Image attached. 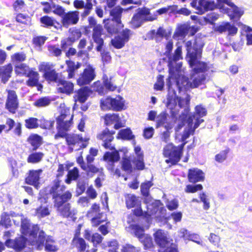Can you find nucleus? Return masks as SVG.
Masks as SVG:
<instances>
[{"instance_id":"nucleus-41","label":"nucleus","mask_w":252,"mask_h":252,"mask_svg":"<svg viewBox=\"0 0 252 252\" xmlns=\"http://www.w3.org/2000/svg\"><path fill=\"white\" fill-rule=\"evenodd\" d=\"M43 154L42 153H35L30 155L28 158V162L30 163H37L42 158Z\"/></svg>"},{"instance_id":"nucleus-28","label":"nucleus","mask_w":252,"mask_h":252,"mask_svg":"<svg viewBox=\"0 0 252 252\" xmlns=\"http://www.w3.org/2000/svg\"><path fill=\"white\" fill-rule=\"evenodd\" d=\"M29 77L27 81V84L29 86H35L38 84L39 75L37 72L32 70L28 73L27 76Z\"/></svg>"},{"instance_id":"nucleus-32","label":"nucleus","mask_w":252,"mask_h":252,"mask_svg":"<svg viewBox=\"0 0 252 252\" xmlns=\"http://www.w3.org/2000/svg\"><path fill=\"white\" fill-rule=\"evenodd\" d=\"M134 136L132 134V132L130 129L126 128L121 130L117 135L118 139H122L124 140H130L132 139Z\"/></svg>"},{"instance_id":"nucleus-39","label":"nucleus","mask_w":252,"mask_h":252,"mask_svg":"<svg viewBox=\"0 0 252 252\" xmlns=\"http://www.w3.org/2000/svg\"><path fill=\"white\" fill-rule=\"evenodd\" d=\"M25 126L28 129L36 128L38 126V119L32 117L26 119Z\"/></svg>"},{"instance_id":"nucleus-42","label":"nucleus","mask_w":252,"mask_h":252,"mask_svg":"<svg viewBox=\"0 0 252 252\" xmlns=\"http://www.w3.org/2000/svg\"><path fill=\"white\" fill-rule=\"evenodd\" d=\"M59 249L58 246L55 244V242L51 238L46 240L45 250L48 252H55Z\"/></svg>"},{"instance_id":"nucleus-11","label":"nucleus","mask_w":252,"mask_h":252,"mask_svg":"<svg viewBox=\"0 0 252 252\" xmlns=\"http://www.w3.org/2000/svg\"><path fill=\"white\" fill-rule=\"evenodd\" d=\"M65 133L64 132H63ZM66 137V141L69 148L71 150H79L82 148H85L87 146V142L89 141V138L87 137L83 138L79 135L77 134H69L65 135ZM59 137H58V138Z\"/></svg>"},{"instance_id":"nucleus-59","label":"nucleus","mask_w":252,"mask_h":252,"mask_svg":"<svg viewBox=\"0 0 252 252\" xmlns=\"http://www.w3.org/2000/svg\"><path fill=\"white\" fill-rule=\"evenodd\" d=\"M110 106V99L109 98L103 99L101 100V108L104 111L108 110Z\"/></svg>"},{"instance_id":"nucleus-23","label":"nucleus","mask_w":252,"mask_h":252,"mask_svg":"<svg viewBox=\"0 0 252 252\" xmlns=\"http://www.w3.org/2000/svg\"><path fill=\"white\" fill-rule=\"evenodd\" d=\"M42 172V171L41 169L30 171L29 176L26 179V183L37 188L39 177Z\"/></svg>"},{"instance_id":"nucleus-26","label":"nucleus","mask_w":252,"mask_h":252,"mask_svg":"<svg viewBox=\"0 0 252 252\" xmlns=\"http://www.w3.org/2000/svg\"><path fill=\"white\" fill-rule=\"evenodd\" d=\"M97 138L103 141V146L106 148H109L110 145V132L108 128H106L100 133Z\"/></svg>"},{"instance_id":"nucleus-53","label":"nucleus","mask_w":252,"mask_h":252,"mask_svg":"<svg viewBox=\"0 0 252 252\" xmlns=\"http://www.w3.org/2000/svg\"><path fill=\"white\" fill-rule=\"evenodd\" d=\"M125 155V151H120V153L116 151L114 148L111 147V161H118L120 158V154Z\"/></svg>"},{"instance_id":"nucleus-6","label":"nucleus","mask_w":252,"mask_h":252,"mask_svg":"<svg viewBox=\"0 0 252 252\" xmlns=\"http://www.w3.org/2000/svg\"><path fill=\"white\" fill-rule=\"evenodd\" d=\"M60 188L59 183H55V185L52 188V192H57V194L55 196V206L58 209L61 214L65 217H68L71 214L69 204L64 203L69 200L71 197V194L69 192H66L61 195L59 193V189Z\"/></svg>"},{"instance_id":"nucleus-16","label":"nucleus","mask_w":252,"mask_h":252,"mask_svg":"<svg viewBox=\"0 0 252 252\" xmlns=\"http://www.w3.org/2000/svg\"><path fill=\"white\" fill-rule=\"evenodd\" d=\"M117 32L118 34L111 40V44L117 49L122 48L126 43L127 42L129 39L130 35V31L128 29L123 30Z\"/></svg>"},{"instance_id":"nucleus-38","label":"nucleus","mask_w":252,"mask_h":252,"mask_svg":"<svg viewBox=\"0 0 252 252\" xmlns=\"http://www.w3.org/2000/svg\"><path fill=\"white\" fill-rule=\"evenodd\" d=\"M61 87L59 88V90L63 93L70 94L72 92L73 89V84L70 82H63L61 84Z\"/></svg>"},{"instance_id":"nucleus-47","label":"nucleus","mask_w":252,"mask_h":252,"mask_svg":"<svg viewBox=\"0 0 252 252\" xmlns=\"http://www.w3.org/2000/svg\"><path fill=\"white\" fill-rule=\"evenodd\" d=\"M51 103V100L48 97H43L38 99L34 102V105L38 107H45Z\"/></svg>"},{"instance_id":"nucleus-49","label":"nucleus","mask_w":252,"mask_h":252,"mask_svg":"<svg viewBox=\"0 0 252 252\" xmlns=\"http://www.w3.org/2000/svg\"><path fill=\"white\" fill-rule=\"evenodd\" d=\"M164 85L163 76L159 75L157 77V82L154 85V89L157 91H161Z\"/></svg>"},{"instance_id":"nucleus-10","label":"nucleus","mask_w":252,"mask_h":252,"mask_svg":"<svg viewBox=\"0 0 252 252\" xmlns=\"http://www.w3.org/2000/svg\"><path fill=\"white\" fill-rule=\"evenodd\" d=\"M134 152L136 157L132 159V162L136 169L142 170L144 169L145 166L143 152L141 151V148L139 146L135 147ZM123 159L122 166L123 169L126 171H131L132 169L131 161L126 157L123 158Z\"/></svg>"},{"instance_id":"nucleus-46","label":"nucleus","mask_w":252,"mask_h":252,"mask_svg":"<svg viewBox=\"0 0 252 252\" xmlns=\"http://www.w3.org/2000/svg\"><path fill=\"white\" fill-rule=\"evenodd\" d=\"M167 115L165 112H161L156 117L157 127L164 125V126L166 124H173L172 123H165L166 120Z\"/></svg>"},{"instance_id":"nucleus-14","label":"nucleus","mask_w":252,"mask_h":252,"mask_svg":"<svg viewBox=\"0 0 252 252\" xmlns=\"http://www.w3.org/2000/svg\"><path fill=\"white\" fill-rule=\"evenodd\" d=\"M186 143L182 144L181 147H174L172 144H167L164 148L163 155L173 162H178L180 159L183 147Z\"/></svg>"},{"instance_id":"nucleus-2","label":"nucleus","mask_w":252,"mask_h":252,"mask_svg":"<svg viewBox=\"0 0 252 252\" xmlns=\"http://www.w3.org/2000/svg\"><path fill=\"white\" fill-rule=\"evenodd\" d=\"M189 102L187 104L183 105L179 109L176 111L175 109L170 110L172 115L175 117L177 113L179 111L180 109L184 107V113L180 116V120L183 121L187 120V126L186 127L184 133L181 136V140L184 141L186 140L190 134H192L194 130L197 128L200 124L204 122L203 119L201 118L206 116L207 114V110L205 107L201 105H197L195 107V111L192 115H188L189 108L188 106Z\"/></svg>"},{"instance_id":"nucleus-35","label":"nucleus","mask_w":252,"mask_h":252,"mask_svg":"<svg viewBox=\"0 0 252 252\" xmlns=\"http://www.w3.org/2000/svg\"><path fill=\"white\" fill-rule=\"evenodd\" d=\"M111 124H114V127L116 129L124 127L125 122L121 120L118 114H111Z\"/></svg>"},{"instance_id":"nucleus-1","label":"nucleus","mask_w":252,"mask_h":252,"mask_svg":"<svg viewBox=\"0 0 252 252\" xmlns=\"http://www.w3.org/2000/svg\"><path fill=\"white\" fill-rule=\"evenodd\" d=\"M178 72H175L173 78L169 82V78L167 79V85L168 86V94L167 98L166 106L168 109L172 110L175 109L176 111L179 109L183 105H186L189 101V98L187 94H185L184 97L177 96L172 88L173 83H175L176 87L178 88L180 93L182 90H186L190 88H194L198 87L199 85L204 83L205 80V76L203 73L194 72L192 77V82H190L185 77L184 71L182 67Z\"/></svg>"},{"instance_id":"nucleus-30","label":"nucleus","mask_w":252,"mask_h":252,"mask_svg":"<svg viewBox=\"0 0 252 252\" xmlns=\"http://www.w3.org/2000/svg\"><path fill=\"white\" fill-rule=\"evenodd\" d=\"M99 212L100 209L99 206L96 204H94L88 212L87 216L90 219L91 222H93L95 223V221H94V217L101 214V213Z\"/></svg>"},{"instance_id":"nucleus-27","label":"nucleus","mask_w":252,"mask_h":252,"mask_svg":"<svg viewBox=\"0 0 252 252\" xmlns=\"http://www.w3.org/2000/svg\"><path fill=\"white\" fill-rule=\"evenodd\" d=\"M79 234L76 233L72 241V246L77 248L80 251L85 250L86 245L84 240L79 237Z\"/></svg>"},{"instance_id":"nucleus-31","label":"nucleus","mask_w":252,"mask_h":252,"mask_svg":"<svg viewBox=\"0 0 252 252\" xmlns=\"http://www.w3.org/2000/svg\"><path fill=\"white\" fill-rule=\"evenodd\" d=\"M91 93V92L88 88H83L81 89L78 92L76 100L81 102H85Z\"/></svg>"},{"instance_id":"nucleus-18","label":"nucleus","mask_w":252,"mask_h":252,"mask_svg":"<svg viewBox=\"0 0 252 252\" xmlns=\"http://www.w3.org/2000/svg\"><path fill=\"white\" fill-rule=\"evenodd\" d=\"M26 239L24 236L19 237L15 239H8L5 241V245L17 252L23 250L26 246Z\"/></svg>"},{"instance_id":"nucleus-43","label":"nucleus","mask_w":252,"mask_h":252,"mask_svg":"<svg viewBox=\"0 0 252 252\" xmlns=\"http://www.w3.org/2000/svg\"><path fill=\"white\" fill-rule=\"evenodd\" d=\"M139 240L146 249L150 248L153 246L152 238L148 235L145 234L143 237H140Z\"/></svg>"},{"instance_id":"nucleus-21","label":"nucleus","mask_w":252,"mask_h":252,"mask_svg":"<svg viewBox=\"0 0 252 252\" xmlns=\"http://www.w3.org/2000/svg\"><path fill=\"white\" fill-rule=\"evenodd\" d=\"M188 177L189 182L195 183L204 181L205 174L199 169L193 168L189 170Z\"/></svg>"},{"instance_id":"nucleus-56","label":"nucleus","mask_w":252,"mask_h":252,"mask_svg":"<svg viewBox=\"0 0 252 252\" xmlns=\"http://www.w3.org/2000/svg\"><path fill=\"white\" fill-rule=\"evenodd\" d=\"M170 35L169 32H167L162 28H159L156 32V37L168 38Z\"/></svg>"},{"instance_id":"nucleus-25","label":"nucleus","mask_w":252,"mask_h":252,"mask_svg":"<svg viewBox=\"0 0 252 252\" xmlns=\"http://www.w3.org/2000/svg\"><path fill=\"white\" fill-rule=\"evenodd\" d=\"M12 69V66L10 63L0 67V78L3 83H5L10 77Z\"/></svg>"},{"instance_id":"nucleus-61","label":"nucleus","mask_w":252,"mask_h":252,"mask_svg":"<svg viewBox=\"0 0 252 252\" xmlns=\"http://www.w3.org/2000/svg\"><path fill=\"white\" fill-rule=\"evenodd\" d=\"M13 62H23L26 59V55L23 53H16L11 56Z\"/></svg>"},{"instance_id":"nucleus-7","label":"nucleus","mask_w":252,"mask_h":252,"mask_svg":"<svg viewBox=\"0 0 252 252\" xmlns=\"http://www.w3.org/2000/svg\"><path fill=\"white\" fill-rule=\"evenodd\" d=\"M59 111L60 115L58 117L57 122L58 124V132L55 135V138L58 139V137H63L65 133L63 130H68L72 125V115H70V109L64 104H61L60 106Z\"/></svg>"},{"instance_id":"nucleus-33","label":"nucleus","mask_w":252,"mask_h":252,"mask_svg":"<svg viewBox=\"0 0 252 252\" xmlns=\"http://www.w3.org/2000/svg\"><path fill=\"white\" fill-rule=\"evenodd\" d=\"M31 69L28 66L25 64H20L15 65V71L17 75H24L27 76L28 73L31 71Z\"/></svg>"},{"instance_id":"nucleus-58","label":"nucleus","mask_w":252,"mask_h":252,"mask_svg":"<svg viewBox=\"0 0 252 252\" xmlns=\"http://www.w3.org/2000/svg\"><path fill=\"white\" fill-rule=\"evenodd\" d=\"M178 206V202L176 199H173L170 201H167L166 202V207L167 208L172 211L175 210Z\"/></svg>"},{"instance_id":"nucleus-52","label":"nucleus","mask_w":252,"mask_h":252,"mask_svg":"<svg viewBox=\"0 0 252 252\" xmlns=\"http://www.w3.org/2000/svg\"><path fill=\"white\" fill-rule=\"evenodd\" d=\"M78 176V170L77 168H74L72 170H70L68 174V178L66 180V182L67 184L70 183L71 180H75Z\"/></svg>"},{"instance_id":"nucleus-45","label":"nucleus","mask_w":252,"mask_h":252,"mask_svg":"<svg viewBox=\"0 0 252 252\" xmlns=\"http://www.w3.org/2000/svg\"><path fill=\"white\" fill-rule=\"evenodd\" d=\"M203 189V187L200 184L195 185H188L185 189V191L187 193H195L198 190H201Z\"/></svg>"},{"instance_id":"nucleus-5","label":"nucleus","mask_w":252,"mask_h":252,"mask_svg":"<svg viewBox=\"0 0 252 252\" xmlns=\"http://www.w3.org/2000/svg\"><path fill=\"white\" fill-rule=\"evenodd\" d=\"M197 43L196 40L193 41V46L192 47V42L188 41L186 43V47L188 52L187 58L190 66L193 68L194 72H203L207 70V64L199 61L201 57V50L195 45Z\"/></svg>"},{"instance_id":"nucleus-17","label":"nucleus","mask_w":252,"mask_h":252,"mask_svg":"<svg viewBox=\"0 0 252 252\" xmlns=\"http://www.w3.org/2000/svg\"><path fill=\"white\" fill-rule=\"evenodd\" d=\"M17 96L14 91H9L5 103V108L11 113H15L18 108Z\"/></svg>"},{"instance_id":"nucleus-22","label":"nucleus","mask_w":252,"mask_h":252,"mask_svg":"<svg viewBox=\"0 0 252 252\" xmlns=\"http://www.w3.org/2000/svg\"><path fill=\"white\" fill-rule=\"evenodd\" d=\"M127 104L123 97L119 95L115 98H111V109L116 111H121L127 108Z\"/></svg>"},{"instance_id":"nucleus-19","label":"nucleus","mask_w":252,"mask_h":252,"mask_svg":"<svg viewBox=\"0 0 252 252\" xmlns=\"http://www.w3.org/2000/svg\"><path fill=\"white\" fill-rule=\"evenodd\" d=\"M79 19V12L78 11H70L63 15L62 22L63 26L67 27L77 24Z\"/></svg>"},{"instance_id":"nucleus-64","label":"nucleus","mask_w":252,"mask_h":252,"mask_svg":"<svg viewBox=\"0 0 252 252\" xmlns=\"http://www.w3.org/2000/svg\"><path fill=\"white\" fill-rule=\"evenodd\" d=\"M154 133V129L151 127L144 129L143 131V136L146 139L151 138Z\"/></svg>"},{"instance_id":"nucleus-63","label":"nucleus","mask_w":252,"mask_h":252,"mask_svg":"<svg viewBox=\"0 0 252 252\" xmlns=\"http://www.w3.org/2000/svg\"><path fill=\"white\" fill-rule=\"evenodd\" d=\"M40 22L42 24L47 26H51L54 24V21L48 16H44L40 18Z\"/></svg>"},{"instance_id":"nucleus-8","label":"nucleus","mask_w":252,"mask_h":252,"mask_svg":"<svg viewBox=\"0 0 252 252\" xmlns=\"http://www.w3.org/2000/svg\"><path fill=\"white\" fill-rule=\"evenodd\" d=\"M11 217L13 218V221L15 225H18L21 222L20 231L23 235L27 236L29 234L30 237H32L31 239L32 238H34L36 237L39 230L37 225H33L31 228L29 220L23 215L12 213Z\"/></svg>"},{"instance_id":"nucleus-62","label":"nucleus","mask_w":252,"mask_h":252,"mask_svg":"<svg viewBox=\"0 0 252 252\" xmlns=\"http://www.w3.org/2000/svg\"><path fill=\"white\" fill-rule=\"evenodd\" d=\"M188 240L193 241L197 244L202 245V241L200 240L199 235L197 234L189 233Z\"/></svg>"},{"instance_id":"nucleus-3","label":"nucleus","mask_w":252,"mask_h":252,"mask_svg":"<svg viewBox=\"0 0 252 252\" xmlns=\"http://www.w3.org/2000/svg\"><path fill=\"white\" fill-rule=\"evenodd\" d=\"M153 184L151 181H146L141 184L140 189L141 193L145 196V203L147 205V212L146 214H154L153 210L155 212V218L161 219L164 217L166 210L161 205L160 202L159 200H153L150 196H149L150 188L152 187ZM149 215H151L149 214Z\"/></svg>"},{"instance_id":"nucleus-50","label":"nucleus","mask_w":252,"mask_h":252,"mask_svg":"<svg viewBox=\"0 0 252 252\" xmlns=\"http://www.w3.org/2000/svg\"><path fill=\"white\" fill-rule=\"evenodd\" d=\"M228 151L223 150L215 156V160L219 163L223 162L227 158Z\"/></svg>"},{"instance_id":"nucleus-12","label":"nucleus","mask_w":252,"mask_h":252,"mask_svg":"<svg viewBox=\"0 0 252 252\" xmlns=\"http://www.w3.org/2000/svg\"><path fill=\"white\" fill-rule=\"evenodd\" d=\"M224 4L221 8L222 12L227 13L231 19H238L244 13L243 10L235 6L229 0H218Z\"/></svg>"},{"instance_id":"nucleus-54","label":"nucleus","mask_w":252,"mask_h":252,"mask_svg":"<svg viewBox=\"0 0 252 252\" xmlns=\"http://www.w3.org/2000/svg\"><path fill=\"white\" fill-rule=\"evenodd\" d=\"M44 76L49 81H55L57 78V74L54 70L49 71L45 73Z\"/></svg>"},{"instance_id":"nucleus-55","label":"nucleus","mask_w":252,"mask_h":252,"mask_svg":"<svg viewBox=\"0 0 252 252\" xmlns=\"http://www.w3.org/2000/svg\"><path fill=\"white\" fill-rule=\"evenodd\" d=\"M143 23L138 18L137 16L135 14L132 17V19L130 22L131 27L133 29H136L140 27Z\"/></svg>"},{"instance_id":"nucleus-13","label":"nucleus","mask_w":252,"mask_h":252,"mask_svg":"<svg viewBox=\"0 0 252 252\" xmlns=\"http://www.w3.org/2000/svg\"><path fill=\"white\" fill-rule=\"evenodd\" d=\"M131 8V7L128 9H124L120 6H116L111 9V21L113 24H111V33L112 32H118L123 27L121 23V15L123 11H127Z\"/></svg>"},{"instance_id":"nucleus-60","label":"nucleus","mask_w":252,"mask_h":252,"mask_svg":"<svg viewBox=\"0 0 252 252\" xmlns=\"http://www.w3.org/2000/svg\"><path fill=\"white\" fill-rule=\"evenodd\" d=\"M94 220L95 223L93 222H91V223L93 226H98L102 222L105 221L106 218L102 214H101L99 215H97L94 217Z\"/></svg>"},{"instance_id":"nucleus-57","label":"nucleus","mask_w":252,"mask_h":252,"mask_svg":"<svg viewBox=\"0 0 252 252\" xmlns=\"http://www.w3.org/2000/svg\"><path fill=\"white\" fill-rule=\"evenodd\" d=\"M209 241L215 245H218L220 240V236L213 233H211L208 237Z\"/></svg>"},{"instance_id":"nucleus-20","label":"nucleus","mask_w":252,"mask_h":252,"mask_svg":"<svg viewBox=\"0 0 252 252\" xmlns=\"http://www.w3.org/2000/svg\"><path fill=\"white\" fill-rule=\"evenodd\" d=\"M94 69L91 66H89L80 75L77 80V83L79 85L89 84L94 79Z\"/></svg>"},{"instance_id":"nucleus-44","label":"nucleus","mask_w":252,"mask_h":252,"mask_svg":"<svg viewBox=\"0 0 252 252\" xmlns=\"http://www.w3.org/2000/svg\"><path fill=\"white\" fill-rule=\"evenodd\" d=\"M50 214L48 207L40 206L36 210V216L38 218H43Z\"/></svg>"},{"instance_id":"nucleus-51","label":"nucleus","mask_w":252,"mask_h":252,"mask_svg":"<svg viewBox=\"0 0 252 252\" xmlns=\"http://www.w3.org/2000/svg\"><path fill=\"white\" fill-rule=\"evenodd\" d=\"M200 201L203 203V208L208 210L210 208V202L207 195L204 192L199 194Z\"/></svg>"},{"instance_id":"nucleus-4","label":"nucleus","mask_w":252,"mask_h":252,"mask_svg":"<svg viewBox=\"0 0 252 252\" xmlns=\"http://www.w3.org/2000/svg\"><path fill=\"white\" fill-rule=\"evenodd\" d=\"M173 43L172 41H169L165 45V51L164 54L168 58V65L169 67V79L173 78L175 72H179V69L182 67V64L181 62H177L181 59H182V47L178 43L177 44V48L174 54L171 55L170 53L172 51Z\"/></svg>"},{"instance_id":"nucleus-48","label":"nucleus","mask_w":252,"mask_h":252,"mask_svg":"<svg viewBox=\"0 0 252 252\" xmlns=\"http://www.w3.org/2000/svg\"><path fill=\"white\" fill-rule=\"evenodd\" d=\"M66 63L68 68V77L69 78H72L74 76V74L73 73V71L77 68H78L80 64L79 63H77L76 65L74 64V63L71 61H66Z\"/></svg>"},{"instance_id":"nucleus-36","label":"nucleus","mask_w":252,"mask_h":252,"mask_svg":"<svg viewBox=\"0 0 252 252\" xmlns=\"http://www.w3.org/2000/svg\"><path fill=\"white\" fill-rule=\"evenodd\" d=\"M28 141L36 149L41 144L42 138L36 134H33L29 136Z\"/></svg>"},{"instance_id":"nucleus-34","label":"nucleus","mask_w":252,"mask_h":252,"mask_svg":"<svg viewBox=\"0 0 252 252\" xmlns=\"http://www.w3.org/2000/svg\"><path fill=\"white\" fill-rule=\"evenodd\" d=\"M85 238L91 240L94 245H97L101 242V237L99 234L95 233L92 236L88 230L85 231Z\"/></svg>"},{"instance_id":"nucleus-9","label":"nucleus","mask_w":252,"mask_h":252,"mask_svg":"<svg viewBox=\"0 0 252 252\" xmlns=\"http://www.w3.org/2000/svg\"><path fill=\"white\" fill-rule=\"evenodd\" d=\"M141 200L139 197L136 196L134 194H129L126 196V207L128 208H131L133 207H137V208L134 210V213L135 215L138 216H143L147 218L148 222H150V219L151 218H155V212H154L153 214L149 213L151 215H149L145 213L147 212V210L143 211L140 206L141 205ZM154 212V210H153Z\"/></svg>"},{"instance_id":"nucleus-37","label":"nucleus","mask_w":252,"mask_h":252,"mask_svg":"<svg viewBox=\"0 0 252 252\" xmlns=\"http://www.w3.org/2000/svg\"><path fill=\"white\" fill-rule=\"evenodd\" d=\"M13 213H14L13 212ZM11 214H12V213H11L9 215L6 213L3 214L1 216V220L0 221V225L4 226L6 228L10 226L11 224V219L13 220V218L11 217Z\"/></svg>"},{"instance_id":"nucleus-15","label":"nucleus","mask_w":252,"mask_h":252,"mask_svg":"<svg viewBox=\"0 0 252 252\" xmlns=\"http://www.w3.org/2000/svg\"><path fill=\"white\" fill-rule=\"evenodd\" d=\"M190 4L197 10L196 12L199 14H202L208 10H213L216 7L215 2L210 0H193Z\"/></svg>"},{"instance_id":"nucleus-29","label":"nucleus","mask_w":252,"mask_h":252,"mask_svg":"<svg viewBox=\"0 0 252 252\" xmlns=\"http://www.w3.org/2000/svg\"><path fill=\"white\" fill-rule=\"evenodd\" d=\"M194 30V28L190 27L187 24L181 25L177 28L175 33L174 34V38L176 37H183L189 31H192Z\"/></svg>"},{"instance_id":"nucleus-24","label":"nucleus","mask_w":252,"mask_h":252,"mask_svg":"<svg viewBox=\"0 0 252 252\" xmlns=\"http://www.w3.org/2000/svg\"><path fill=\"white\" fill-rule=\"evenodd\" d=\"M138 18L143 23L146 21H153L155 20V16H152L150 14V10L147 8H139L135 14Z\"/></svg>"},{"instance_id":"nucleus-40","label":"nucleus","mask_w":252,"mask_h":252,"mask_svg":"<svg viewBox=\"0 0 252 252\" xmlns=\"http://www.w3.org/2000/svg\"><path fill=\"white\" fill-rule=\"evenodd\" d=\"M173 124H166L164 126L165 128L166 129L165 131L162 132L160 135V139L161 140L165 143H167L170 138V132L169 130L172 129L173 127Z\"/></svg>"}]
</instances>
